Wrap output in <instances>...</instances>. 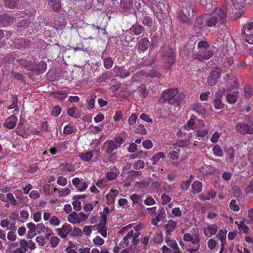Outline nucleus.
Returning <instances> with one entry per match:
<instances>
[{"instance_id":"1","label":"nucleus","mask_w":253,"mask_h":253,"mask_svg":"<svg viewBox=\"0 0 253 253\" xmlns=\"http://www.w3.org/2000/svg\"><path fill=\"white\" fill-rule=\"evenodd\" d=\"M205 15L207 26L208 27H214L218 22L224 24L227 17L226 12L220 8H216L212 14Z\"/></svg>"},{"instance_id":"2","label":"nucleus","mask_w":253,"mask_h":253,"mask_svg":"<svg viewBox=\"0 0 253 253\" xmlns=\"http://www.w3.org/2000/svg\"><path fill=\"white\" fill-rule=\"evenodd\" d=\"M17 62L25 69L32 71L37 75L44 73L47 68V64L43 60H41L38 64H36L31 61L20 58L17 60Z\"/></svg>"},{"instance_id":"3","label":"nucleus","mask_w":253,"mask_h":253,"mask_svg":"<svg viewBox=\"0 0 253 253\" xmlns=\"http://www.w3.org/2000/svg\"><path fill=\"white\" fill-rule=\"evenodd\" d=\"M209 46L207 42H200L198 44V51L194 55V58L200 61L209 60L213 55V51L208 49Z\"/></svg>"},{"instance_id":"4","label":"nucleus","mask_w":253,"mask_h":253,"mask_svg":"<svg viewBox=\"0 0 253 253\" xmlns=\"http://www.w3.org/2000/svg\"><path fill=\"white\" fill-rule=\"evenodd\" d=\"M124 142V140L120 136L115 138L114 140H108L103 143L102 150L106 155H110L120 148Z\"/></svg>"},{"instance_id":"5","label":"nucleus","mask_w":253,"mask_h":253,"mask_svg":"<svg viewBox=\"0 0 253 253\" xmlns=\"http://www.w3.org/2000/svg\"><path fill=\"white\" fill-rule=\"evenodd\" d=\"M195 12V7L190 2H187L182 7L179 14L180 19L184 22H188L190 18L193 16Z\"/></svg>"},{"instance_id":"6","label":"nucleus","mask_w":253,"mask_h":253,"mask_svg":"<svg viewBox=\"0 0 253 253\" xmlns=\"http://www.w3.org/2000/svg\"><path fill=\"white\" fill-rule=\"evenodd\" d=\"M162 60L166 67L170 68L175 62V56L170 48H165L162 54Z\"/></svg>"},{"instance_id":"7","label":"nucleus","mask_w":253,"mask_h":253,"mask_svg":"<svg viewBox=\"0 0 253 253\" xmlns=\"http://www.w3.org/2000/svg\"><path fill=\"white\" fill-rule=\"evenodd\" d=\"M178 93L177 88H169L163 91L162 95L160 98V101L164 102L166 101H169L171 104H174V100L172 98L176 96Z\"/></svg>"},{"instance_id":"8","label":"nucleus","mask_w":253,"mask_h":253,"mask_svg":"<svg viewBox=\"0 0 253 253\" xmlns=\"http://www.w3.org/2000/svg\"><path fill=\"white\" fill-rule=\"evenodd\" d=\"M221 73V69L218 67H214L210 72L208 77L207 81L208 84L210 86L214 85L220 78Z\"/></svg>"},{"instance_id":"9","label":"nucleus","mask_w":253,"mask_h":253,"mask_svg":"<svg viewBox=\"0 0 253 253\" xmlns=\"http://www.w3.org/2000/svg\"><path fill=\"white\" fill-rule=\"evenodd\" d=\"M237 132L241 134H253V128L248 124L245 123H238L235 126Z\"/></svg>"},{"instance_id":"10","label":"nucleus","mask_w":253,"mask_h":253,"mask_svg":"<svg viewBox=\"0 0 253 253\" xmlns=\"http://www.w3.org/2000/svg\"><path fill=\"white\" fill-rule=\"evenodd\" d=\"M140 235V231H135L134 233L133 230H131L123 237V240L120 243V246L124 248L128 247L130 245V240L131 237L134 236L137 238H139Z\"/></svg>"},{"instance_id":"11","label":"nucleus","mask_w":253,"mask_h":253,"mask_svg":"<svg viewBox=\"0 0 253 253\" xmlns=\"http://www.w3.org/2000/svg\"><path fill=\"white\" fill-rule=\"evenodd\" d=\"M30 45V41L23 38L15 39L12 42V46L15 49H23Z\"/></svg>"},{"instance_id":"12","label":"nucleus","mask_w":253,"mask_h":253,"mask_svg":"<svg viewBox=\"0 0 253 253\" xmlns=\"http://www.w3.org/2000/svg\"><path fill=\"white\" fill-rule=\"evenodd\" d=\"M166 211L164 207L159 209L157 211V214L155 217L152 219V223L154 225H157L160 221L165 222L166 221Z\"/></svg>"},{"instance_id":"13","label":"nucleus","mask_w":253,"mask_h":253,"mask_svg":"<svg viewBox=\"0 0 253 253\" xmlns=\"http://www.w3.org/2000/svg\"><path fill=\"white\" fill-rule=\"evenodd\" d=\"M71 225L68 224H64L61 228L56 229L58 235L62 239L66 238L72 231Z\"/></svg>"},{"instance_id":"14","label":"nucleus","mask_w":253,"mask_h":253,"mask_svg":"<svg viewBox=\"0 0 253 253\" xmlns=\"http://www.w3.org/2000/svg\"><path fill=\"white\" fill-rule=\"evenodd\" d=\"M218 230V226L216 224H209L203 228V232L205 236L210 237L215 235Z\"/></svg>"},{"instance_id":"15","label":"nucleus","mask_w":253,"mask_h":253,"mask_svg":"<svg viewBox=\"0 0 253 253\" xmlns=\"http://www.w3.org/2000/svg\"><path fill=\"white\" fill-rule=\"evenodd\" d=\"M206 26H207V24L205 20V15L196 18L194 25L195 31L198 32L201 29L205 28Z\"/></svg>"},{"instance_id":"16","label":"nucleus","mask_w":253,"mask_h":253,"mask_svg":"<svg viewBox=\"0 0 253 253\" xmlns=\"http://www.w3.org/2000/svg\"><path fill=\"white\" fill-rule=\"evenodd\" d=\"M183 240L186 242H191L192 244H198L200 242V238L199 235H192L191 233H185L183 235Z\"/></svg>"},{"instance_id":"17","label":"nucleus","mask_w":253,"mask_h":253,"mask_svg":"<svg viewBox=\"0 0 253 253\" xmlns=\"http://www.w3.org/2000/svg\"><path fill=\"white\" fill-rule=\"evenodd\" d=\"M17 121V117L12 115L5 121L3 126L9 129H12L15 127Z\"/></svg>"},{"instance_id":"18","label":"nucleus","mask_w":253,"mask_h":253,"mask_svg":"<svg viewBox=\"0 0 253 253\" xmlns=\"http://www.w3.org/2000/svg\"><path fill=\"white\" fill-rule=\"evenodd\" d=\"M177 225V222L173 220H168L167 223L165 225L166 236H170L171 233L174 230Z\"/></svg>"},{"instance_id":"19","label":"nucleus","mask_w":253,"mask_h":253,"mask_svg":"<svg viewBox=\"0 0 253 253\" xmlns=\"http://www.w3.org/2000/svg\"><path fill=\"white\" fill-rule=\"evenodd\" d=\"M81 180L79 178L75 177L72 179V183L76 187L78 191L82 192L86 190L88 186V182L84 181L82 185L80 186Z\"/></svg>"},{"instance_id":"20","label":"nucleus","mask_w":253,"mask_h":253,"mask_svg":"<svg viewBox=\"0 0 253 253\" xmlns=\"http://www.w3.org/2000/svg\"><path fill=\"white\" fill-rule=\"evenodd\" d=\"M115 73L121 78L124 79L130 75V73L125 70L123 67L115 66L114 69Z\"/></svg>"},{"instance_id":"21","label":"nucleus","mask_w":253,"mask_h":253,"mask_svg":"<svg viewBox=\"0 0 253 253\" xmlns=\"http://www.w3.org/2000/svg\"><path fill=\"white\" fill-rule=\"evenodd\" d=\"M143 24L149 28L152 27L153 24V19L148 16L146 13H142L141 17H140Z\"/></svg>"},{"instance_id":"22","label":"nucleus","mask_w":253,"mask_h":253,"mask_svg":"<svg viewBox=\"0 0 253 253\" xmlns=\"http://www.w3.org/2000/svg\"><path fill=\"white\" fill-rule=\"evenodd\" d=\"M138 49L144 52L146 51L150 45V42L147 38H142L137 43Z\"/></svg>"},{"instance_id":"23","label":"nucleus","mask_w":253,"mask_h":253,"mask_svg":"<svg viewBox=\"0 0 253 253\" xmlns=\"http://www.w3.org/2000/svg\"><path fill=\"white\" fill-rule=\"evenodd\" d=\"M46 1L53 11L58 12L61 10V3L59 0H46Z\"/></svg>"},{"instance_id":"24","label":"nucleus","mask_w":253,"mask_h":253,"mask_svg":"<svg viewBox=\"0 0 253 253\" xmlns=\"http://www.w3.org/2000/svg\"><path fill=\"white\" fill-rule=\"evenodd\" d=\"M165 241L167 245L175 251V253H179V249L175 240L172 239L168 236H166Z\"/></svg>"},{"instance_id":"25","label":"nucleus","mask_w":253,"mask_h":253,"mask_svg":"<svg viewBox=\"0 0 253 253\" xmlns=\"http://www.w3.org/2000/svg\"><path fill=\"white\" fill-rule=\"evenodd\" d=\"M215 170V168L213 167L205 164L200 169L201 172L205 175L212 174L214 172Z\"/></svg>"},{"instance_id":"26","label":"nucleus","mask_w":253,"mask_h":253,"mask_svg":"<svg viewBox=\"0 0 253 253\" xmlns=\"http://www.w3.org/2000/svg\"><path fill=\"white\" fill-rule=\"evenodd\" d=\"M112 170L105 174V177L108 180H113L116 179L120 173L119 170L117 168H114Z\"/></svg>"},{"instance_id":"27","label":"nucleus","mask_w":253,"mask_h":253,"mask_svg":"<svg viewBox=\"0 0 253 253\" xmlns=\"http://www.w3.org/2000/svg\"><path fill=\"white\" fill-rule=\"evenodd\" d=\"M12 18L7 14L0 15V27L9 25Z\"/></svg>"},{"instance_id":"28","label":"nucleus","mask_w":253,"mask_h":253,"mask_svg":"<svg viewBox=\"0 0 253 253\" xmlns=\"http://www.w3.org/2000/svg\"><path fill=\"white\" fill-rule=\"evenodd\" d=\"M120 6L123 10L126 12H128L132 7L133 0H121Z\"/></svg>"},{"instance_id":"29","label":"nucleus","mask_w":253,"mask_h":253,"mask_svg":"<svg viewBox=\"0 0 253 253\" xmlns=\"http://www.w3.org/2000/svg\"><path fill=\"white\" fill-rule=\"evenodd\" d=\"M130 198L132 200L133 205H138L140 207L144 208V206L142 204V199L141 195L135 193L132 194L130 196Z\"/></svg>"},{"instance_id":"30","label":"nucleus","mask_w":253,"mask_h":253,"mask_svg":"<svg viewBox=\"0 0 253 253\" xmlns=\"http://www.w3.org/2000/svg\"><path fill=\"white\" fill-rule=\"evenodd\" d=\"M162 184H168V183L165 182V181H161V182L156 181V182H153L152 183V184L151 185V190L153 192H156L157 193L161 192V188Z\"/></svg>"},{"instance_id":"31","label":"nucleus","mask_w":253,"mask_h":253,"mask_svg":"<svg viewBox=\"0 0 253 253\" xmlns=\"http://www.w3.org/2000/svg\"><path fill=\"white\" fill-rule=\"evenodd\" d=\"M130 30L135 35H140L144 31V28L139 24H135L131 27Z\"/></svg>"},{"instance_id":"32","label":"nucleus","mask_w":253,"mask_h":253,"mask_svg":"<svg viewBox=\"0 0 253 253\" xmlns=\"http://www.w3.org/2000/svg\"><path fill=\"white\" fill-rule=\"evenodd\" d=\"M230 79L227 81L226 84L228 86V88L230 90L233 88H237L238 86V82L236 77L234 76L229 77Z\"/></svg>"},{"instance_id":"33","label":"nucleus","mask_w":253,"mask_h":253,"mask_svg":"<svg viewBox=\"0 0 253 253\" xmlns=\"http://www.w3.org/2000/svg\"><path fill=\"white\" fill-rule=\"evenodd\" d=\"M68 221L74 224L80 223L78 214L76 212H73L68 216Z\"/></svg>"},{"instance_id":"34","label":"nucleus","mask_w":253,"mask_h":253,"mask_svg":"<svg viewBox=\"0 0 253 253\" xmlns=\"http://www.w3.org/2000/svg\"><path fill=\"white\" fill-rule=\"evenodd\" d=\"M19 244L20 247L13 250L12 251V253H26L27 249L25 248L26 244H25V242L20 240Z\"/></svg>"},{"instance_id":"35","label":"nucleus","mask_w":253,"mask_h":253,"mask_svg":"<svg viewBox=\"0 0 253 253\" xmlns=\"http://www.w3.org/2000/svg\"><path fill=\"white\" fill-rule=\"evenodd\" d=\"M197 119V117L195 115H192L191 116L190 120L186 123L184 126V128L186 130H189L192 129V126L195 123V121Z\"/></svg>"},{"instance_id":"36","label":"nucleus","mask_w":253,"mask_h":253,"mask_svg":"<svg viewBox=\"0 0 253 253\" xmlns=\"http://www.w3.org/2000/svg\"><path fill=\"white\" fill-rule=\"evenodd\" d=\"M53 95L54 97L63 101L67 97V93L64 90H59L54 92Z\"/></svg>"},{"instance_id":"37","label":"nucleus","mask_w":253,"mask_h":253,"mask_svg":"<svg viewBox=\"0 0 253 253\" xmlns=\"http://www.w3.org/2000/svg\"><path fill=\"white\" fill-rule=\"evenodd\" d=\"M193 110L202 116L205 115V109L200 103H196L194 104Z\"/></svg>"},{"instance_id":"38","label":"nucleus","mask_w":253,"mask_h":253,"mask_svg":"<svg viewBox=\"0 0 253 253\" xmlns=\"http://www.w3.org/2000/svg\"><path fill=\"white\" fill-rule=\"evenodd\" d=\"M238 94L236 92L228 93L226 95L227 101L230 104H234L237 101Z\"/></svg>"},{"instance_id":"39","label":"nucleus","mask_w":253,"mask_h":253,"mask_svg":"<svg viewBox=\"0 0 253 253\" xmlns=\"http://www.w3.org/2000/svg\"><path fill=\"white\" fill-rule=\"evenodd\" d=\"M149 182L147 181H138L135 183V187L139 190H145L149 187Z\"/></svg>"},{"instance_id":"40","label":"nucleus","mask_w":253,"mask_h":253,"mask_svg":"<svg viewBox=\"0 0 253 253\" xmlns=\"http://www.w3.org/2000/svg\"><path fill=\"white\" fill-rule=\"evenodd\" d=\"M242 33L243 34H246L247 33H251L253 32V21L249 22L245 24L242 29Z\"/></svg>"},{"instance_id":"41","label":"nucleus","mask_w":253,"mask_h":253,"mask_svg":"<svg viewBox=\"0 0 253 253\" xmlns=\"http://www.w3.org/2000/svg\"><path fill=\"white\" fill-rule=\"evenodd\" d=\"M213 154L217 157H221L223 156V152L222 148L218 145H215L212 148Z\"/></svg>"},{"instance_id":"42","label":"nucleus","mask_w":253,"mask_h":253,"mask_svg":"<svg viewBox=\"0 0 253 253\" xmlns=\"http://www.w3.org/2000/svg\"><path fill=\"white\" fill-rule=\"evenodd\" d=\"M80 158L84 162L89 161L93 157V153L91 151L81 154L79 155Z\"/></svg>"},{"instance_id":"43","label":"nucleus","mask_w":253,"mask_h":253,"mask_svg":"<svg viewBox=\"0 0 253 253\" xmlns=\"http://www.w3.org/2000/svg\"><path fill=\"white\" fill-rule=\"evenodd\" d=\"M237 225L240 231L244 233H248L249 228V227L245 224L244 221L241 220L240 221L239 223H238L237 221L235 222Z\"/></svg>"},{"instance_id":"44","label":"nucleus","mask_w":253,"mask_h":253,"mask_svg":"<svg viewBox=\"0 0 253 253\" xmlns=\"http://www.w3.org/2000/svg\"><path fill=\"white\" fill-rule=\"evenodd\" d=\"M192 188L195 193H199L202 191V183L199 181H195L192 184Z\"/></svg>"},{"instance_id":"45","label":"nucleus","mask_w":253,"mask_h":253,"mask_svg":"<svg viewBox=\"0 0 253 253\" xmlns=\"http://www.w3.org/2000/svg\"><path fill=\"white\" fill-rule=\"evenodd\" d=\"M188 142L187 140H181L177 141L176 143L173 144L172 145L173 149H179V148L184 147L187 146L188 145Z\"/></svg>"},{"instance_id":"46","label":"nucleus","mask_w":253,"mask_h":253,"mask_svg":"<svg viewBox=\"0 0 253 253\" xmlns=\"http://www.w3.org/2000/svg\"><path fill=\"white\" fill-rule=\"evenodd\" d=\"M165 155L163 152H160L155 154L151 158V160L153 162V164L155 165L159 161L161 158H164Z\"/></svg>"},{"instance_id":"47","label":"nucleus","mask_w":253,"mask_h":253,"mask_svg":"<svg viewBox=\"0 0 253 253\" xmlns=\"http://www.w3.org/2000/svg\"><path fill=\"white\" fill-rule=\"evenodd\" d=\"M6 202L9 203L12 206H15L17 205L16 199L11 193H8L6 194Z\"/></svg>"},{"instance_id":"48","label":"nucleus","mask_w":253,"mask_h":253,"mask_svg":"<svg viewBox=\"0 0 253 253\" xmlns=\"http://www.w3.org/2000/svg\"><path fill=\"white\" fill-rule=\"evenodd\" d=\"M19 0H4L5 6L9 8H13L17 4Z\"/></svg>"},{"instance_id":"49","label":"nucleus","mask_w":253,"mask_h":253,"mask_svg":"<svg viewBox=\"0 0 253 253\" xmlns=\"http://www.w3.org/2000/svg\"><path fill=\"white\" fill-rule=\"evenodd\" d=\"M174 149V150L169 153V156L170 159H172V160H176L179 158L180 150L179 149Z\"/></svg>"},{"instance_id":"50","label":"nucleus","mask_w":253,"mask_h":253,"mask_svg":"<svg viewBox=\"0 0 253 253\" xmlns=\"http://www.w3.org/2000/svg\"><path fill=\"white\" fill-rule=\"evenodd\" d=\"M113 64V60L110 57H107L104 60V66L106 69H110Z\"/></svg>"},{"instance_id":"51","label":"nucleus","mask_w":253,"mask_h":253,"mask_svg":"<svg viewBox=\"0 0 253 253\" xmlns=\"http://www.w3.org/2000/svg\"><path fill=\"white\" fill-rule=\"evenodd\" d=\"M226 152L227 154L228 159L230 162H232L235 156V150L234 148L231 147L226 151Z\"/></svg>"},{"instance_id":"52","label":"nucleus","mask_w":253,"mask_h":253,"mask_svg":"<svg viewBox=\"0 0 253 253\" xmlns=\"http://www.w3.org/2000/svg\"><path fill=\"white\" fill-rule=\"evenodd\" d=\"M96 98V96L95 94L91 95L90 99L87 101V109L91 110L94 107V103Z\"/></svg>"},{"instance_id":"53","label":"nucleus","mask_w":253,"mask_h":253,"mask_svg":"<svg viewBox=\"0 0 253 253\" xmlns=\"http://www.w3.org/2000/svg\"><path fill=\"white\" fill-rule=\"evenodd\" d=\"M27 226L29 229V234H32V236L36 235V226L35 224L32 222H30L27 224Z\"/></svg>"},{"instance_id":"54","label":"nucleus","mask_w":253,"mask_h":253,"mask_svg":"<svg viewBox=\"0 0 253 253\" xmlns=\"http://www.w3.org/2000/svg\"><path fill=\"white\" fill-rule=\"evenodd\" d=\"M61 107L58 105L55 106L52 108L51 115L54 117H58L61 112Z\"/></svg>"},{"instance_id":"55","label":"nucleus","mask_w":253,"mask_h":253,"mask_svg":"<svg viewBox=\"0 0 253 253\" xmlns=\"http://www.w3.org/2000/svg\"><path fill=\"white\" fill-rule=\"evenodd\" d=\"M145 167V163L144 161L141 160H138L136 162L134 163L133 165V168L136 170H139L143 169Z\"/></svg>"},{"instance_id":"56","label":"nucleus","mask_w":253,"mask_h":253,"mask_svg":"<svg viewBox=\"0 0 253 253\" xmlns=\"http://www.w3.org/2000/svg\"><path fill=\"white\" fill-rule=\"evenodd\" d=\"M185 98V95L182 93H180L178 94L177 96H176L174 99V105L179 106L181 103L182 101Z\"/></svg>"},{"instance_id":"57","label":"nucleus","mask_w":253,"mask_h":253,"mask_svg":"<svg viewBox=\"0 0 253 253\" xmlns=\"http://www.w3.org/2000/svg\"><path fill=\"white\" fill-rule=\"evenodd\" d=\"M135 132L136 133L145 135L147 133V131L145 128L144 125L140 124L137 126L135 130Z\"/></svg>"},{"instance_id":"58","label":"nucleus","mask_w":253,"mask_h":253,"mask_svg":"<svg viewBox=\"0 0 253 253\" xmlns=\"http://www.w3.org/2000/svg\"><path fill=\"white\" fill-rule=\"evenodd\" d=\"M21 240V241L25 242V244L26 243L25 248L27 249L29 248L30 250H33L36 249V244L33 241L29 240L28 241H27L25 239H22Z\"/></svg>"},{"instance_id":"59","label":"nucleus","mask_w":253,"mask_h":253,"mask_svg":"<svg viewBox=\"0 0 253 253\" xmlns=\"http://www.w3.org/2000/svg\"><path fill=\"white\" fill-rule=\"evenodd\" d=\"M161 200H162V204L163 205H166V204L169 203L171 200V198L166 193H163L161 196Z\"/></svg>"},{"instance_id":"60","label":"nucleus","mask_w":253,"mask_h":253,"mask_svg":"<svg viewBox=\"0 0 253 253\" xmlns=\"http://www.w3.org/2000/svg\"><path fill=\"white\" fill-rule=\"evenodd\" d=\"M244 96L246 98H249L252 96L253 90H252V88L251 86H245L244 88Z\"/></svg>"},{"instance_id":"61","label":"nucleus","mask_w":253,"mask_h":253,"mask_svg":"<svg viewBox=\"0 0 253 253\" xmlns=\"http://www.w3.org/2000/svg\"><path fill=\"white\" fill-rule=\"evenodd\" d=\"M213 106L215 109H221L224 108V104L220 100L214 99Z\"/></svg>"},{"instance_id":"62","label":"nucleus","mask_w":253,"mask_h":253,"mask_svg":"<svg viewBox=\"0 0 253 253\" xmlns=\"http://www.w3.org/2000/svg\"><path fill=\"white\" fill-rule=\"evenodd\" d=\"M209 133L208 129H199L196 131L195 135L197 137H203L206 136Z\"/></svg>"},{"instance_id":"63","label":"nucleus","mask_w":253,"mask_h":253,"mask_svg":"<svg viewBox=\"0 0 253 253\" xmlns=\"http://www.w3.org/2000/svg\"><path fill=\"white\" fill-rule=\"evenodd\" d=\"M138 116L136 113H132L128 120V124L130 126H134L136 122Z\"/></svg>"},{"instance_id":"64","label":"nucleus","mask_w":253,"mask_h":253,"mask_svg":"<svg viewBox=\"0 0 253 253\" xmlns=\"http://www.w3.org/2000/svg\"><path fill=\"white\" fill-rule=\"evenodd\" d=\"M58 192L61 197H65L70 194V190L67 187H65L61 189H59Z\"/></svg>"}]
</instances>
